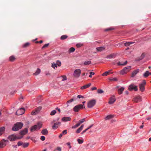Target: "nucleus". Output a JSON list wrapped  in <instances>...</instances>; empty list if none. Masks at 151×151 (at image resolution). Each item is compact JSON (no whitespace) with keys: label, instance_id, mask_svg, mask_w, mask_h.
Returning a JSON list of instances; mask_svg holds the SVG:
<instances>
[{"label":"nucleus","instance_id":"1","mask_svg":"<svg viewBox=\"0 0 151 151\" xmlns=\"http://www.w3.org/2000/svg\"><path fill=\"white\" fill-rule=\"evenodd\" d=\"M23 125V124L21 122H17L15 124L12 128V130L14 131H17L21 129Z\"/></svg>","mask_w":151,"mask_h":151},{"label":"nucleus","instance_id":"2","mask_svg":"<svg viewBox=\"0 0 151 151\" xmlns=\"http://www.w3.org/2000/svg\"><path fill=\"white\" fill-rule=\"evenodd\" d=\"M42 124L41 122H38L37 124L32 126L30 128V131L32 132L37 130V129H40L42 127Z\"/></svg>","mask_w":151,"mask_h":151},{"label":"nucleus","instance_id":"3","mask_svg":"<svg viewBox=\"0 0 151 151\" xmlns=\"http://www.w3.org/2000/svg\"><path fill=\"white\" fill-rule=\"evenodd\" d=\"M131 67L128 66L124 68L120 72V73L121 75H124L129 72L131 70Z\"/></svg>","mask_w":151,"mask_h":151},{"label":"nucleus","instance_id":"4","mask_svg":"<svg viewBox=\"0 0 151 151\" xmlns=\"http://www.w3.org/2000/svg\"><path fill=\"white\" fill-rule=\"evenodd\" d=\"M81 73V70L79 69H77L75 70L73 74V76L76 78H78L79 77Z\"/></svg>","mask_w":151,"mask_h":151},{"label":"nucleus","instance_id":"5","mask_svg":"<svg viewBox=\"0 0 151 151\" xmlns=\"http://www.w3.org/2000/svg\"><path fill=\"white\" fill-rule=\"evenodd\" d=\"M96 101L95 99H92L87 104V107L88 108H91L95 104Z\"/></svg>","mask_w":151,"mask_h":151},{"label":"nucleus","instance_id":"6","mask_svg":"<svg viewBox=\"0 0 151 151\" xmlns=\"http://www.w3.org/2000/svg\"><path fill=\"white\" fill-rule=\"evenodd\" d=\"M7 139L11 142L15 141L17 139V136L15 134H12L9 135Z\"/></svg>","mask_w":151,"mask_h":151},{"label":"nucleus","instance_id":"7","mask_svg":"<svg viewBox=\"0 0 151 151\" xmlns=\"http://www.w3.org/2000/svg\"><path fill=\"white\" fill-rule=\"evenodd\" d=\"M84 104H79L78 105L76 106L73 109V111L75 112H78L79 109H83V108Z\"/></svg>","mask_w":151,"mask_h":151},{"label":"nucleus","instance_id":"8","mask_svg":"<svg viewBox=\"0 0 151 151\" xmlns=\"http://www.w3.org/2000/svg\"><path fill=\"white\" fill-rule=\"evenodd\" d=\"M9 141L4 139H2L0 141V147L3 148L6 145L7 142H8Z\"/></svg>","mask_w":151,"mask_h":151},{"label":"nucleus","instance_id":"9","mask_svg":"<svg viewBox=\"0 0 151 151\" xmlns=\"http://www.w3.org/2000/svg\"><path fill=\"white\" fill-rule=\"evenodd\" d=\"M146 84L145 81L144 80L142 83H140L139 85V90L142 92H143L144 91L145 89V86Z\"/></svg>","mask_w":151,"mask_h":151},{"label":"nucleus","instance_id":"10","mask_svg":"<svg viewBox=\"0 0 151 151\" xmlns=\"http://www.w3.org/2000/svg\"><path fill=\"white\" fill-rule=\"evenodd\" d=\"M25 111L24 109L21 108L19 109L16 112V114L17 115H21L24 113Z\"/></svg>","mask_w":151,"mask_h":151},{"label":"nucleus","instance_id":"11","mask_svg":"<svg viewBox=\"0 0 151 151\" xmlns=\"http://www.w3.org/2000/svg\"><path fill=\"white\" fill-rule=\"evenodd\" d=\"M42 109V107L41 106H39L35 110V111H32L31 112V114L34 115L37 114L38 112H39Z\"/></svg>","mask_w":151,"mask_h":151},{"label":"nucleus","instance_id":"12","mask_svg":"<svg viewBox=\"0 0 151 151\" xmlns=\"http://www.w3.org/2000/svg\"><path fill=\"white\" fill-rule=\"evenodd\" d=\"M128 89L130 91L133 90L136 91L138 90L137 86H134V85L131 84L129 86Z\"/></svg>","mask_w":151,"mask_h":151},{"label":"nucleus","instance_id":"13","mask_svg":"<svg viewBox=\"0 0 151 151\" xmlns=\"http://www.w3.org/2000/svg\"><path fill=\"white\" fill-rule=\"evenodd\" d=\"M116 100L115 96L113 95L109 98L108 103L110 104H113L115 101Z\"/></svg>","mask_w":151,"mask_h":151},{"label":"nucleus","instance_id":"14","mask_svg":"<svg viewBox=\"0 0 151 151\" xmlns=\"http://www.w3.org/2000/svg\"><path fill=\"white\" fill-rule=\"evenodd\" d=\"M61 122H58L54 123L52 126V128L54 129H57L60 125Z\"/></svg>","mask_w":151,"mask_h":151},{"label":"nucleus","instance_id":"15","mask_svg":"<svg viewBox=\"0 0 151 151\" xmlns=\"http://www.w3.org/2000/svg\"><path fill=\"white\" fill-rule=\"evenodd\" d=\"M142 97L140 96H138L135 97L133 100V101L136 102H138L141 101Z\"/></svg>","mask_w":151,"mask_h":151},{"label":"nucleus","instance_id":"16","mask_svg":"<svg viewBox=\"0 0 151 151\" xmlns=\"http://www.w3.org/2000/svg\"><path fill=\"white\" fill-rule=\"evenodd\" d=\"M28 132V129L27 128H25L20 132V134L21 135H24L26 134Z\"/></svg>","mask_w":151,"mask_h":151},{"label":"nucleus","instance_id":"17","mask_svg":"<svg viewBox=\"0 0 151 151\" xmlns=\"http://www.w3.org/2000/svg\"><path fill=\"white\" fill-rule=\"evenodd\" d=\"M139 72V69H136L133 71L132 73L131 77L133 78Z\"/></svg>","mask_w":151,"mask_h":151},{"label":"nucleus","instance_id":"18","mask_svg":"<svg viewBox=\"0 0 151 151\" xmlns=\"http://www.w3.org/2000/svg\"><path fill=\"white\" fill-rule=\"evenodd\" d=\"M71 120V118L68 117L64 116L61 119L62 121L65 122L70 121Z\"/></svg>","mask_w":151,"mask_h":151},{"label":"nucleus","instance_id":"19","mask_svg":"<svg viewBox=\"0 0 151 151\" xmlns=\"http://www.w3.org/2000/svg\"><path fill=\"white\" fill-rule=\"evenodd\" d=\"M5 130V128L4 127H0V136H1L4 133Z\"/></svg>","mask_w":151,"mask_h":151},{"label":"nucleus","instance_id":"20","mask_svg":"<svg viewBox=\"0 0 151 151\" xmlns=\"http://www.w3.org/2000/svg\"><path fill=\"white\" fill-rule=\"evenodd\" d=\"M41 133L42 134L47 135L48 134V131L46 129H43L42 130Z\"/></svg>","mask_w":151,"mask_h":151},{"label":"nucleus","instance_id":"21","mask_svg":"<svg viewBox=\"0 0 151 151\" xmlns=\"http://www.w3.org/2000/svg\"><path fill=\"white\" fill-rule=\"evenodd\" d=\"M91 85V83H89L88 84L86 85L81 87V90L90 87Z\"/></svg>","mask_w":151,"mask_h":151},{"label":"nucleus","instance_id":"22","mask_svg":"<svg viewBox=\"0 0 151 151\" xmlns=\"http://www.w3.org/2000/svg\"><path fill=\"white\" fill-rule=\"evenodd\" d=\"M60 80L61 81H64L67 79L66 76L65 75H63L59 77Z\"/></svg>","mask_w":151,"mask_h":151},{"label":"nucleus","instance_id":"23","mask_svg":"<svg viewBox=\"0 0 151 151\" xmlns=\"http://www.w3.org/2000/svg\"><path fill=\"white\" fill-rule=\"evenodd\" d=\"M124 89V88L123 87H122L119 89L118 90V93L120 95L122 93Z\"/></svg>","mask_w":151,"mask_h":151},{"label":"nucleus","instance_id":"24","mask_svg":"<svg viewBox=\"0 0 151 151\" xmlns=\"http://www.w3.org/2000/svg\"><path fill=\"white\" fill-rule=\"evenodd\" d=\"M84 127V125L83 124L82 125L81 127L78 129L76 131V132L77 133H79L82 130Z\"/></svg>","mask_w":151,"mask_h":151},{"label":"nucleus","instance_id":"25","mask_svg":"<svg viewBox=\"0 0 151 151\" xmlns=\"http://www.w3.org/2000/svg\"><path fill=\"white\" fill-rule=\"evenodd\" d=\"M114 115L110 114L107 116L105 118V120H107L110 119L114 117Z\"/></svg>","mask_w":151,"mask_h":151},{"label":"nucleus","instance_id":"26","mask_svg":"<svg viewBox=\"0 0 151 151\" xmlns=\"http://www.w3.org/2000/svg\"><path fill=\"white\" fill-rule=\"evenodd\" d=\"M145 53H143L141 56L138 58L137 59V60L138 61H140L142 59H143L144 57H145Z\"/></svg>","mask_w":151,"mask_h":151},{"label":"nucleus","instance_id":"27","mask_svg":"<svg viewBox=\"0 0 151 151\" xmlns=\"http://www.w3.org/2000/svg\"><path fill=\"white\" fill-rule=\"evenodd\" d=\"M96 49L98 51H101L104 50L105 49V48L104 47H96Z\"/></svg>","mask_w":151,"mask_h":151},{"label":"nucleus","instance_id":"28","mask_svg":"<svg viewBox=\"0 0 151 151\" xmlns=\"http://www.w3.org/2000/svg\"><path fill=\"white\" fill-rule=\"evenodd\" d=\"M112 70L111 69L110 70H109L107 71H106L104 73H103L102 74V75L104 76H107L108 75V73H110V72Z\"/></svg>","mask_w":151,"mask_h":151},{"label":"nucleus","instance_id":"29","mask_svg":"<svg viewBox=\"0 0 151 151\" xmlns=\"http://www.w3.org/2000/svg\"><path fill=\"white\" fill-rule=\"evenodd\" d=\"M127 61H126L124 63H122L120 62H119L117 63V65H125L126 64H127Z\"/></svg>","mask_w":151,"mask_h":151},{"label":"nucleus","instance_id":"30","mask_svg":"<svg viewBox=\"0 0 151 151\" xmlns=\"http://www.w3.org/2000/svg\"><path fill=\"white\" fill-rule=\"evenodd\" d=\"M134 43V42H129L124 43V45L126 46H129L130 45L133 44Z\"/></svg>","mask_w":151,"mask_h":151},{"label":"nucleus","instance_id":"31","mask_svg":"<svg viewBox=\"0 0 151 151\" xmlns=\"http://www.w3.org/2000/svg\"><path fill=\"white\" fill-rule=\"evenodd\" d=\"M75 50V49L73 47H70L68 50V52L69 53L74 52Z\"/></svg>","mask_w":151,"mask_h":151},{"label":"nucleus","instance_id":"32","mask_svg":"<svg viewBox=\"0 0 151 151\" xmlns=\"http://www.w3.org/2000/svg\"><path fill=\"white\" fill-rule=\"evenodd\" d=\"M149 72L148 71H146L145 73L143 74V77L146 78L149 75Z\"/></svg>","mask_w":151,"mask_h":151},{"label":"nucleus","instance_id":"33","mask_svg":"<svg viewBox=\"0 0 151 151\" xmlns=\"http://www.w3.org/2000/svg\"><path fill=\"white\" fill-rule=\"evenodd\" d=\"M68 37V36L66 35H63L61 36L60 39L61 40H64L67 38Z\"/></svg>","mask_w":151,"mask_h":151},{"label":"nucleus","instance_id":"34","mask_svg":"<svg viewBox=\"0 0 151 151\" xmlns=\"http://www.w3.org/2000/svg\"><path fill=\"white\" fill-rule=\"evenodd\" d=\"M40 70L39 68H37L36 72L35 73H34L33 74L35 75H38L40 73Z\"/></svg>","mask_w":151,"mask_h":151},{"label":"nucleus","instance_id":"35","mask_svg":"<svg viewBox=\"0 0 151 151\" xmlns=\"http://www.w3.org/2000/svg\"><path fill=\"white\" fill-rule=\"evenodd\" d=\"M15 60V58L14 56L12 55L9 58V60L10 61L12 62Z\"/></svg>","mask_w":151,"mask_h":151},{"label":"nucleus","instance_id":"36","mask_svg":"<svg viewBox=\"0 0 151 151\" xmlns=\"http://www.w3.org/2000/svg\"><path fill=\"white\" fill-rule=\"evenodd\" d=\"M91 63V61H87L84 62L83 64L85 65H86L90 64Z\"/></svg>","mask_w":151,"mask_h":151},{"label":"nucleus","instance_id":"37","mask_svg":"<svg viewBox=\"0 0 151 151\" xmlns=\"http://www.w3.org/2000/svg\"><path fill=\"white\" fill-rule=\"evenodd\" d=\"M29 145V142L27 143H23V147L24 148H26Z\"/></svg>","mask_w":151,"mask_h":151},{"label":"nucleus","instance_id":"38","mask_svg":"<svg viewBox=\"0 0 151 151\" xmlns=\"http://www.w3.org/2000/svg\"><path fill=\"white\" fill-rule=\"evenodd\" d=\"M29 45V42H26L23 45H22V47L23 48H26L27 47H28Z\"/></svg>","mask_w":151,"mask_h":151},{"label":"nucleus","instance_id":"39","mask_svg":"<svg viewBox=\"0 0 151 151\" xmlns=\"http://www.w3.org/2000/svg\"><path fill=\"white\" fill-rule=\"evenodd\" d=\"M83 45V44L81 43H78L76 44V47L78 48H79Z\"/></svg>","mask_w":151,"mask_h":151},{"label":"nucleus","instance_id":"40","mask_svg":"<svg viewBox=\"0 0 151 151\" xmlns=\"http://www.w3.org/2000/svg\"><path fill=\"white\" fill-rule=\"evenodd\" d=\"M56 63L57 64V65L59 67L61 65V62L59 60L56 61Z\"/></svg>","mask_w":151,"mask_h":151},{"label":"nucleus","instance_id":"41","mask_svg":"<svg viewBox=\"0 0 151 151\" xmlns=\"http://www.w3.org/2000/svg\"><path fill=\"white\" fill-rule=\"evenodd\" d=\"M76 100V98H73L71 99H70L67 102V104H69L70 103H71L72 101H73L74 100Z\"/></svg>","mask_w":151,"mask_h":151},{"label":"nucleus","instance_id":"42","mask_svg":"<svg viewBox=\"0 0 151 151\" xmlns=\"http://www.w3.org/2000/svg\"><path fill=\"white\" fill-rule=\"evenodd\" d=\"M56 113V111L55 110H53L50 113V115L51 116H53Z\"/></svg>","mask_w":151,"mask_h":151},{"label":"nucleus","instance_id":"43","mask_svg":"<svg viewBox=\"0 0 151 151\" xmlns=\"http://www.w3.org/2000/svg\"><path fill=\"white\" fill-rule=\"evenodd\" d=\"M110 81H117V79L116 78H111L109 79Z\"/></svg>","mask_w":151,"mask_h":151},{"label":"nucleus","instance_id":"44","mask_svg":"<svg viewBox=\"0 0 151 151\" xmlns=\"http://www.w3.org/2000/svg\"><path fill=\"white\" fill-rule=\"evenodd\" d=\"M77 141L78 143L79 144H81L83 142V140H81L80 139H78Z\"/></svg>","mask_w":151,"mask_h":151},{"label":"nucleus","instance_id":"45","mask_svg":"<svg viewBox=\"0 0 151 151\" xmlns=\"http://www.w3.org/2000/svg\"><path fill=\"white\" fill-rule=\"evenodd\" d=\"M23 142H22V141H19L17 143V146H19L21 145L23 146Z\"/></svg>","mask_w":151,"mask_h":151},{"label":"nucleus","instance_id":"46","mask_svg":"<svg viewBox=\"0 0 151 151\" xmlns=\"http://www.w3.org/2000/svg\"><path fill=\"white\" fill-rule=\"evenodd\" d=\"M52 67L54 69H55V68H57L58 67V66L56 63H53L52 64Z\"/></svg>","mask_w":151,"mask_h":151},{"label":"nucleus","instance_id":"47","mask_svg":"<svg viewBox=\"0 0 151 151\" xmlns=\"http://www.w3.org/2000/svg\"><path fill=\"white\" fill-rule=\"evenodd\" d=\"M114 54H111L110 55H108L107 56V58L111 59V58H113L114 57Z\"/></svg>","mask_w":151,"mask_h":151},{"label":"nucleus","instance_id":"48","mask_svg":"<svg viewBox=\"0 0 151 151\" xmlns=\"http://www.w3.org/2000/svg\"><path fill=\"white\" fill-rule=\"evenodd\" d=\"M114 28L112 27H110L109 28L106 29H105V31H108L110 30H113L114 29Z\"/></svg>","mask_w":151,"mask_h":151},{"label":"nucleus","instance_id":"49","mask_svg":"<svg viewBox=\"0 0 151 151\" xmlns=\"http://www.w3.org/2000/svg\"><path fill=\"white\" fill-rule=\"evenodd\" d=\"M104 92V91L102 89H98L97 91V92L99 93H102Z\"/></svg>","mask_w":151,"mask_h":151},{"label":"nucleus","instance_id":"50","mask_svg":"<svg viewBox=\"0 0 151 151\" xmlns=\"http://www.w3.org/2000/svg\"><path fill=\"white\" fill-rule=\"evenodd\" d=\"M49 43H47L45 44L42 47V49H43L44 48H46L49 45Z\"/></svg>","mask_w":151,"mask_h":151},{"label":"nucleus","instance_id":"51","mask_svg":"<svg viewBox=\"0 0 151 151\" xmlns=\"http://www.w3.org/2000/svg\"><path fill=\"white\" fill-rule=\"evenodd\" d=\"M40 139L42 141H44L45 140V137L44 136H42L41 137Z\"/></svg>","mask_w":151,"mask_h":151},{"label":"nucleus","instance_id":"52","mask_svg":"<svg viewBox=\"0 0 151 151\" xmlns=\"http://www.w3.org/2000/svg\"><path fill=\"white\" fill-rule=\"evenodd\" d=\"M77 97L79 99L84 98V97L81 95H78L77 96Z\"/></svg>","mask_w":151,"mask_h":151},{"label":"nucleus","instance_id":"53","mask_svg":"<svg viewBox=\"0 0 151 151\" xmlns=\"http://www.w3.org/2000/svg\"><path fill=\"white\" fill-rule=\"evenodd\" d=\"M67 130H65L63 131L62 134H67Z\"/></svg>","mask_w":151,"mask_h":151},{"label":"nucleus","instance_id":"54","mask_svg":"<svg viewBox=\"0 0 151 151\" xmlns=\"http://www.w3.org/2000/svg\"><path fill=\"white\" fill-rule=\"evenodd\" d=\"M80 121L82 123L84 122L85 121V119L83 118V119H82L81 120H80Z\"/></svg>","mask_w":151,"mask_h":151},{"label":"nucleus","instance_id":"55","mask_svg":"<svg viewBox=\"0 0 151 151\" xmlns=\"http://www.w3.org/2000/svg\"><path fill=\"white\" fill-rule=\"evenodd\" d=\"M66 144L67 145L69 146V148H71V147L70 145V143L69 142H67V143H66Z\"/></svg>","mask_w":151,"mask_h":151},{"label":"nucleus","instance_id":"56","mask_svg":"<svg viewBox=\"0 0 151 151\" xmlns=\"http://www.w3.org/2000/svg\"><path fill=\"white\" fill-rule=\"evenodd\" d=\"M43 42V41L42 40H41L40 41H36V42H35L36 43H42Z\"/></svg>","mask_w":151,"mask_h":151},{"label":"nucleus","instance_id":"57","mask_svg":"<svg viewBox=\"0 0 151 151\" xmlns=\"http://www.w3.org/2000/svg\"><path fill=\"white\" fill-rule=\"evenodd\" d=\"M78 127L77 126V124H76V125H74V126H73L72 127V129H74V128H76V127Z\"/></svg>","mask_w":151,"mask_h":151},{"label":"nucleus","instance_id":"58","mask_svg":"<svg viewBox=\"0 0 151 151\" xmlns=\"http://www.w3.org/2000/svg\"><path fill=\"white\" fill-rule=\"evenodd\" d=\"M87 129H86L85 130H84L82 131V132H81V134H83L85 132L87 131Z\"/></svg>","mask_w":151,"mask_h":151},{"label":"nucleus","instance_id":"59","mask_svg":"<svg viewBox=\"0 0 151 151\" xmlns=\"http://www.w3.org/2000/svg\"><path fill=\"white\" fill-rule=\"evenodd\" d=\"M93 126V124H92V125H91L90 126H89L87 128V130H88V129H89L91 128V127H92Z\"/></svg>","mask_w":151,"mask_h":151},{"label":"nucleus","instance_id":"60","mask_svg":"<svg viewBox=\"0 0 151 151\" xmlns=\"http://www.w3.org/2000/svg\"><path fill=\"white\" fill-rule=\"evenodd\" d=\"M57 150L58 151H61V149L60 147H59L57 148Z\"/></svg>","mask_w":151,"mask_h":151},{"label":"nucleus","instance_id":"61","mask_svg":"<svg viewBox=\"0 0 151 151\" xmlns=\"http://www.w3.org/2000/svg\"><path fill=\"white\" fill-rule=\"evenodd\" d=\"M23 137V136L21 137H17V139H20Z\"/></svg>","mask_w":151,"mask_h":151},{"label":"nucleus","instance_id":"62","mask_svg":"<svg viewBox=\"0 0 151 151\" xmlns=\"http://www.w3.org/2000/svg\"><path fill=\"white\" fill-rule=\"evenodd\" d=\"M56 109L58 110V111L59 112V113H60V109L58 107H57V108H56Z\"/></svg>","mask_w":151,"mask_h":151},{"label":"nucleus","instance_id":"63","mask_svg":"<svg viewBox=\"0 0 151 151\" xmlns=\"http://www.w3.org/2000/svg\"><path fill=\"white\" fill-rule=\"evenodd\" d=\"M63 135V134L61 133V134H60L59 136V138L60 139L61 138V137H62Z\"/></svg>","mask_w":151,"mask_h":151},{"label":"nucleus","instance_id":"64","mask_svg":"<svg viewBox=\"0 0 151 151\" xmlns=\"http://www.w3.org/2000/svg\"><path fill=\"white\" fill-rule=\"evenodd\" d=\"M96 89H97L95 87H93L91 88V90L92 91H93L94 90H96Z\"/></svg>","mask_w":151,"mask_h":151}]
</instances>
